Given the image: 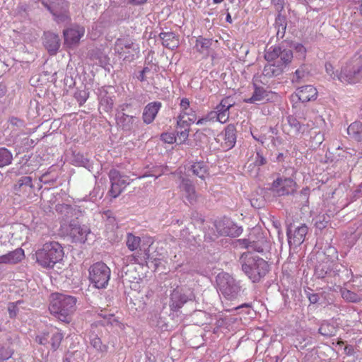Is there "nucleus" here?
Returning <instances> with one entry per match:
<instances>
[{
  "label": "nucleus",
  "mask_w": 362,
  "mask_h": 362,
  "mask_svg": "<svg viewBox=\"0 0 362 362\" xmlns=\"http://www.w3.org/2000/svg\"><path fill=\"white\" fill-rule=\"evenodd\" d=\"M84 35V27L80 26L78 25H74L69 28L64 30L63 35L64 40V46L68 48H73L77 46Z\"/></svg>",
  "instance_id": "16"
},
{
  "label": "nucleus",
  "mask_w": 362,
  "mask_h": 362,
  "mask_svg": "<svg viewBox=\"0 0 362 362\" xmlns=\"http://www.w3.org/2000/svg\"><path fill=\"white\" fill-rule=\"evenodd\" d=\"M239 246L250 251L263 252L270 247L269 242L258 230H255L247 239L238 240Z\"/></svg>",
  "instance_id": "8"
},
{
  "label": "nucleus",
  "mask_w": 362,
  "mask_h": 362,
  "mask_svg": "<svg viewBox=\"0 0 362 362\" xmlns=\"http://www.w3.org/2000/svg\"><path fill=\"white\" fill-rule=\"evenodd\" d=\"M158 66L153 62H148L146 64L143 70L140 72L138 78L141 81H146L148 84H154V80L158 77Z\"/></svg>",
  "instance_id": "19"
},
{
  "label": "nucleus",
  "mask_w": 362,
  "mask_h": 362,
  "mask_svg": "<svg viewBox=\"0 0 362 362\" xmlns=\"http://www.w3.org/2000/svg\"><path fill=\"white\" fill-rule=\"evenodd\" d=\"M267 163L266 158L263 156V155L257 151L256 153L254 164L256 166H261L264 165Z\"/></svg>",
  "instance_id": "55"
},
{
  "label": "nucleus",
  "mask_w": 362,
  "mask_h": 362,
  "mask_svg": "<svg viewBox=\"0 0 362 362\" xmlns=\"http://www.w3.org/2000/svg\"><path fill=\"white\" fill-rule=\"evenodd\" d=\"M109 177L111 182V188L109 192L112 197L116 198L129 184V180L127 177L121 175L119 172L115 169L110 171Z\"/></svg>",
  "instance_id": "15"
},
{
  "label": "nucleus",
  "mask_w": 362,
  "mask_h": 362,
  "mask_svg": "<svg viewBox=\"0 0 362 362\" xmlns=\"http://www.w3.org/2000/svg\"><path fill=\"white\" fill-rule=\"evenodd\" d=\"M289 64H282L277 62H268L263 69V74L267 77L279 76L283 73L284 69Z\"/></svg>",
  "instance_id": "26"
},
{
  "label": "nucleus",
  "mask_w": 362,
  "mask_h": 362,
  "mask_svg": "<svg viewBox=\"0 0 362 362\" xmlns=\"http://www.w3.org/2000/svg\"><path fill=\"white\" fill-rule=\"evenodd\" d=\"M37 262L44 268H52L64 257L62 245L57 242L46 243L36 253Z\"/></svg>",
  "instance_id": "3"
},
{
  "label": "nucleus",
  "mask_w": 362,
  "mask_h": 362,
  "mask_svg": "<svg viewBox=\"0 0 362 362\" xmlns=\"http://www.w3.org/2000/svg\"><path fill=\"white\" fill-rule=\"evenodd\" d=\"M307 297L310 303L315 304L319 300V296L315 293H308Z\"/></svg>",
  "instance_id": "61"
},
{
  "label": "nucleus",
  "mask_w": 362,
  "mask_h": 362,
  "mask_svg": "<svg viewBox=\"0 0 362 362\" xmlns=\"http://www.w3.org/2000/svg\"><path fill=\"white\" fill-rule=\"evenodd\" d=\"M54 20L57 23H67L70 21L69 10L64 9V11L57 12L52 14Z\"/></svg>",
  "instance_id": "42"
},
{
  "label": "nucleus",
  "mask_w": 362,
  "mask_h": 362,
  "mask_svg": "<svg viewBox=\"0 0 362 362\" xmlns=\"http://www.w3.org/2000/svg\"><path fill=\"white\" fill-rule=\"evenodd\" d=\"M215 228L220 235L236 237L241 234L243 230L228 218L216 221Z\"/></svg>",
  "instance_id": "17"
},
{
  "label": "nucleus",
  "mask_w": 362,
  "mask_h": 362,
  "mask_svg": "<svg viewBox=\"0 0 362 362\" xmlns=\"http://www.w3.org/2000/svg\"><path fill=\"white\" fill-rule=\"evenodd\" d=\"M179 188L189 203L192 204L196 202L197 197V193L194 186L189 179L182 177Z\"/></svg>",
  "instance_id": "21"
},
{
  "label": "nucleus",
  "mask_w": 362,
  "mask_h": 362,
  "mask_svg": "<svg viewBox=\"0 0 362 362\" xmlns=\"http://www.w3.org/2000/svg\"><path fill=\"white\" fill-rule=\"evenodd\" d=\"M9 122L13 126L22 127L23 125V122L16 117H11Z\"/></svg>",
  "instance_id": "63"
},
{
  "label": "nucleus",
  "mask_w": 362,
  "mask_h": 362,
  "mask_svg": "<svg viewBox=\"0 0 362 362\" xmlns=\"http://www.w3.org/2000/svg\"><path fill=\"white\" fill-rule=\"evenodd\" d=\"M77 302L76 296L56 293L52 296L49 310L59 320L69 323L76 310Z\"/></svg>",
  "instance_id": "1"
},
{
  "label": "nucleus",
  "mask_w": 362,
  "mask_h": 362,
  "mask_svg": "<svg viewBox=\"0 0 362 362\" xmlns=\"http://www.w3.org/2000/svg\"><path fill=\"white\" fill-rule=\"evenodd\" d=\"M191 170L194 175L204 180L207 175L208 167L203 161L196 162L191 165Z\"/></svg>",
  "instance_id": "33"
},
{
  "label": "nucleus",
  "mask_w": 362,
  "mask_h": 362,
  "mask_svg": "<svg viewBox=\"0 0 362 362\" xmlns=\"http://www.w3.org/2000/svg\"><path fill=\"white\" fill-rule=\"evenodd\" d=\"M20 302L18 301L16 303H9L8 305V311L11 317H13L16 315L18 313L17 304Z\"/></svg>",
  "instance_id": "56"
},
{
  "label": "nucleus",
  "mask_w": 362,
  "mask_h": 362,
  "mask_svg": "<svg viewBox=\"0 0 362 362\" xmlns=\"http://www.w3.org/2000/svg\"><path fill=\"white\" fill-rule=\"evenodd\" d=\"M211 113H215L216 115L213 116V119H216L221 123H225L229 116L228 112H218V111H211Z\"/></svg>",
  "instance_id": "52"
},
{
  "label": "nucleus",
  "mask_w": 362,
  "mask_h": 362,
  "mask_svg": "<svg viewBox=\"0 0 362 362\" xmlns=\"http://www.w3.org/2000/svg\"><path fill=\"white\" fill-rule=\"evenodd\" d=\"M180 127L183 128L181 131L177 132V136H175L177 139V142L182 144L185 142L189 136V124L187 122L186 123H181L180 125H178Z\"/></svg>",
  "instance_id": "41"
},
{
  "label": "nucleus",
  "mask_w": 362,
  "mask_h": 362,
  "mask_svg": "<svg viewBox=\"0 0 362 362\" xmlns=\"http://www.w3.org/2000/svg\"><path fill=\"white\" fill-rule=\"evenodd\" d=\"M268 92H253L250 98L244 99L245 103L253 104L264 103L269 100L268 98Z\"/></svg>",
  "instance_id": "35"
},
{
  "label": "nucleus",
  "mask_w": 362,
  "mask_h": 362,
  "mask_svg": "<svg viewBox=\"0 0 362 362\" xmlns=\"http://www.w3.org/2000/svg\"><path fill=\"white\" fill-rule=\"evenodd\" d=\"M141 243V238L132 233H128L127 235L126 245L130 251H136Z\"/></svg>",
  "instance_id": "38"
},
{
  "label": "nucleus",
  "mask_w": 362,
  "mask_h": 362,
  "mask_svg": "<svg viewBox=\"0 0 362 362\" xmlns=\"http://www.w3.org/2000/svg\"><path fill=\"white\" fill-rule=\"evenodd\" d=\"M99 316L103 318V324L104 325H110L111 326H119V322L115 317L113 314L107 313L105 311L101 310V312L98 314Z\"/></svg>",
  "instance_id": "39"
},
{
  "label": "nucleus",
  "mask_w": 362,
  "mask_h": 362,
  "mask_svg": "<svg viewBox=\"0 0 362 362\" xmlns=\"http://www.w3.org/2000/svg\"><path fill=\"white\" fill-rule=\"evenodd\" d=\"M347 133L351 139L357 142H362V122L356 121L351 123L347 128ZM358 154L362 158V148Z\"/></svg>",
  "instance_id": "25"
},
{
  "label": "nucleus",
  "mask_w": 362,
  "mask_h": 362,
  "mask_svg": "<svg viewBox=\"0 0 362 362\" xmlns=\"http://www.w3.org/2000/svg\"><path fill=\"white\" fill-rule=\"evenodd\" d=\"M221 103L222 104V106L225 107V108L230 109V107L233 106V103L232 100L230 98H226L223 99L221 101Z\"/></svg>",
  "instance_id": "62"
},
{
  "label": "nucleus",
  "mask_w": 362,
  "mask_h": 362,
  "mask_svg": "<svg viewBox=\"0 0 362 362\" xmlns=\"http://www.w3.org/2000/svg\"><path fill=\"white\" fill-rule=\"evenodd\" d=\"M236 129L233 124H228L223 134L224 145L227 148H233L236 141Z\"/></svg>",
  "instance_id": "29"
},
{
  "label": "nucleus",
  "mask_w": 362,
  "mask_h": 362,
  "mask_svg": "<svg viewBox=\"0 0 362 362\" xmlns=\"http://www.w3.org/2000/svg\"><path fill=\"white\" fill-rule=\"evenodd\" d=\"M194 294L190 289L177 288L170 294V308L173 311H178L187 302L194 300Z\"/></svg>",
  "instance_id": "13"
},
{
  "label": "nucleus",
  "mask_w": 362,
  "mask_h": 362,
  "mask_svg": "<svg viewBox=\"0 0 362 362\" xmlns=\"http://www.w3.org/2000/svg\"><path fill=\"white\" fill-rule=\"evenodd\" d=\"M343 83H356L362 79V64L360 61H354L346 64L341 68V72L337 76Z\"/></svg>",
  "instance_id": "9"
},
{
  "label": "nucleus",
  "mask_w": 362,
  "mask_h": 362,
  "mask_svg": "<svg viewBox=\"0 0 362 362\" xmlns=\"http://www.w3.org/2000/svg\"><path fill=\"white\" fill-rule=\"evenodd\" d=\"M100 104L105 112H109L113 107L114 100L111 97L105 95L100 98Z\"/></svg>",
  "instance_id": "47"
},
{
  "label": "nucleus",
  "mask_w": 362,
  "mask_h": 362,
  "mask_svg": "<svg viewBox=\"0 0 362 362\" xmlns=\"http://www.w3.org/2000/svg\"><path fill=\"white\" fill-rule=\"evenodd\" d=\"M216 283L219 291L229 300L235 298L240 291L239 284L228 273L219 274Z\"/></svg>",
  "instance_id": "7"
},
{
  "label": "nucleus",
  "mask_w": 362,
  "mask_h": 362,
  "mask_svg": "<svg viewBox=\"0 0 362 362\" xmlns=\"http://www.w3.org/2000/svg\"><path fill=\"white\" fill-rule=\"evenodd\" d=\"M336 329L332 325L327 323H323L319 328V333L322 336L329 337L335 334Z\"/></svg>",
  "instance_id": "44"
},
{
  "label": "nucleus",
  "mask_w": 362,
  "mask_h": 362,
  "mask_svg": "<svg viewBox=\"0 0 362 362\" xmlns=\"http://www.w3.org/2000/svg\"><path fill=\"white\" fill-rule=\"evenodd\" d=\"M295 50H296V53H298L301 58H303V59L305 58L306 49L303 45L298 44L295 47Z\"/></svg>",
  "instance_id": "59"
},
{
  "label": "nucleus",
  "mask_w": 362,
  "mask_h": 362,
  "mask_svg": "<svg viewBox=\"0 0 362 362\" xmlns=\"http://www.w3.org/2000/svg\"><path fill=\"white\" fill-rule=\"evenodd\" d=\"M114 50L123 60L132 62L139 54V47L129 37L118 38L115 42Z\"/></svg>",
  "instance_id": "6"
},
{
  "label": "nucleus",
  "mask_w": 362,
  "mask_h": 362,
  "mask_svg": "<svg viewBox=\"0 0 362 362\" xmlns=\"http://www.w3.org/2000/svg\"><path fill=\"white\" fill-rule=\"evenodd\" d=\"M178 267L180 268V272L184 274L194 275V274L197 272L196 267H194L192 264L190 263L179 265Z\"/></svg>",
  "instance_id": "50"
},
{
  "label": "nucleus",
  "mask_w": 362,
  "mask_h": 362,
  "mask_svg": "<svg viewBox=\"0 0 362 362\" xmlns=\"http://www.w3.org/2000/svg\"><path fill=\"white\" fill-rule=\"evenodd\" d=\"M159 37L162 40V45L168 49L173 50L180 45L179 36L173 32L160 33Z\"/></svg>",
  "instance_id": "24"
},
{
  "label": "nucleus",
  "mask_w": 362,
  "mask_h": 362,
  "mask_svg": "<svg viewBox=\"0 0 362 362\" xmlns=\"http://www.w3.org/2000/svg\"><path fill=\"white\" fill-rule=\"evenodd\" d=\"M12 160L13 155L11 152L4 147L0 148V168L10 165Z\"/></svg>",
  "instance_id": "37"
},
{
  "label": "nucleus",
  "mask_w": 362,
  "mask_h": 362,
  "mask_svg": "<svg viewBox=\"0 0 362 362\" xmlns=\"http://www.w3.org/2000/svg\"><path fill=\"white\" fill-rule=\"evenodd\" d=\"M239 261L243 272L254 283L259 281L269 271L267 262L251 252L242 254Z\"/></svg>",
  "instance_id": "2"
},
{
  "label": "nucleus",
  "mask_w": 362,
  "mask_h": 362,
  "mask_svg": "<svg viewBox=\"0 0 362 362\" xmlns=\"http://www.w3.org/2000/svg\"><path fill=\"white\" fill-rule=\"evenodd\" d=\"M286 120L288 125L294 129L296 134H299L304 132V129H303L304 125L301 124L295 116L288 115L286 118Z\"/></svg>",
  "instance_id": "40"
},
{
  "label": "nucleus",
  "mask_w": 362,
  "mask_h": 362,
  "mask_svg": "<svg viewBox=\"0 0 362 362\" xmlns=\"http://www.w3.org/2000/svg\"><path fill=\"white\" fill-rule=\"evenodd\" d=\"M267 62L290 64L293 59V52L289 49H281L279 46L274 45L268 48L264 53Z\"/></svg>",
  "instance_id": "12"
},
{
  "label": "nucleus",
  "mask_w": 362,
  "mask_h": 362,
  "mask_svg": "<svg viewBox=\"0 0 362 362\" xmlns=\"http://www.w3.org/2000/svg\"><path fill=\"white\" fill-rule=\"evenodd\" d=\"M329 222V217L326 214L319 215L315 218V226L317 228L322 230L325 228Z\"/></svg>",
  "instance_id": "46"
},
{
  "label": "nucleus",
  "mask_w": 362,
  "mask_h": 362,
  "mask_svg": "<svg viewBox=\"0 0 362 362\" xmlns=\"http://www.w3.org/2000/svg\"><path fill=\"white\" fill-rule=\"evenodd\" d=\"M111 270L103 262H98L89 269V280L98 289L105 288L110 279Z\"/></svg>",
  "instance_id": "4"
},
{
  "label": "nucleus",
  "mask_w": 362,
  "mask_h": 362,
  "mask_svg": "<svg viewBox=\"0 0 362 362\" xmlns=\"http://www.w3.org/2000/svg\"><path fill=\"white\" fill-rule=\"evenodd\" d=\"M338 267V264L327 258L316 265L315 275L317 279H325L328 284L336 285L339 283Z\"/></svg>",
  "instance_id": "5"
},
{
  "label": "nucleus",
  "mask_w": 362,
  "mask_h": 362,
  "mask_svg": "<svg viewBox=\"0 0 362 362\" xmlns=\"http://www.w3.org/2000/svg\"><path fill=\"white\" fill-rule=\"evenodd\" d=\"M89 95L88 92H75L74 97L78 102L80 105H82L88 99Z\"/></svg>",
  "instance_id": "53"
},
{
  "label": "nucleus",
  "mask_w": 362,
  "mask_h": 362,
  "mask_svg": "<svg viewBox=\"0 0 362 362\" xmlns=\"http://www.w3.org/2000/svg\"><path fill=\"white\" fill-rule=\"evenodd\" d=\"M216 115L215 113H211L209 112L207 115H206L205 117H202V118H200L199 119L197 122H196V124L197 125H204V124H206L208 122H210V121H212L214 120L213 119V116Z\"/></svg>",
  "instance_id": "57"
},
{
  "label": "nucleus",
  "mask_w": 362,
  "mask_h": 362,
  "mask_svg": "<svg viewBox=\"0 0 362 362\" xmlns=\"http://www.w3.org/2000/svg\"><path fill=\"white\" fill-rule=\"evenodd\" d=\"M306 75V72L304 70V69L303 67H300V69H297L296 71H295V74H294V76L292 78V81L293 83H297V82H299V81L304 78Z\"/></svg>",
  "instance_id": "54"
},
{
  "label": "nucleus",
  "mask_w": 362,
  "mask_h": 362,
  "mask_svg": "<svg viewBox=\"0 0 362 362\" xmlns=\"http://www.w3.org/2000/svg\"><path fill=\"white\" fill-rule=\"evenodd\" d=\"M74 161L79 166H83L88 170L91 167L90 160L84 157L83 154L78 153L75 156Z\"/></svg>",
  "instance_id": "48"
},
{
  "label": "nucleus",
  "mask_w": 362,
  "mask_h": 362,
  "mask_svg": "<svg viewBox=\"0 0 362 362\" xmlns=\"http://www.w3.org/2000/svg\"><path fill=\"white\" fill-rule=\"evenodd\" d=\"M44 46L50 55H55L60 47V39L57 34L45 32L44 34Z\"/></svg>",
  "instance_id": "20"
},
{
  "label": "nucleus",
  "mask_w": 362,
  "mask_h": 362,
  "mask_svg": "<svg viewBox=\"0 0 362 362\" xmlns=\"http://www.w3.org/2000/svg\"><path fill=\"white\" fill-rule=\"evenodd\" d=\"M251 134L255 140L260 142L261 144L264 143L265 139H266V136L264 135H257L255 132H252Z\"/></svg>",
  "instance_id": "64"
},
{
  "label": "nucleus",
  "mask_w": 362,
  "mask_h": 362,
  "mask_svg": "<svg viewBox=\"0 0 362 362\" xmlns=\"http://www.w3.org/2000/svg\"><path fill=\"white\" fill-rule=\"evenodd\" d=\"M325 70H326V72L327 73V74H329L334 78L335 76H337L338 75V74L336 75L334 74V67H333L332 64L329 62H327L325 64Z\"/></svg>",
  "instance_id": "60"
},
{
  "label": "nucleus",
  "mask_w": 362,
  "mask_h": 362,
  "mask_svg": "<svg viewBox=\"0 0 362 362\" xmlns=\"http://www.w3.org/2000/svg\"><path fill=\"white\" fill-rule=\"evenodd\" d=\"M62 339L63 334L60 330L57 328H51L39 333L36 336L35 341L47 349L56 351L59 347Z\"/></svg>",
  "instance_id": "10"
},
{
  "label": "nucleus",
  "mask_w": 362,
  "mask_h": 362,
  "mask_svg": "<svg viewBox=\"0 0 362 362\" xmlns=\"http://www.w3.org/2000/svg\"><path fill=\"white\" fill-rule=\"evenodd\" d=\"M160 139L165 143H167L169 144L177 142V139L175 136L174 133H169V132L163 133L160 135Z\"/></svg>",
  "instance_id": "51"
},
{
  "label": "nucleus",
  "mask_w": 362,
  "mask_h": 362,
  "mask_svg": "<svg viewBox=\"0 0 362 362\" xmlns=\"http://www.w3.org/2000/svg\"><path fill=\"white\" fill-rule=\"evenodd\" d=\"M69 233L74 241L85 243L90 230L88 226L84 225L71 224Z\"/></svg>",
  "instance_id": "22"
},
{
  "label": "nucleus",
  "mask_w": 362,
  "mask_h": 362,
  "mask_svg": "<svg viewBox=\"0 0 362 362\" xmlns=\"http://www.w3.org/2000/svg\"><path fill=\"white\" fill-rule=\"evenodd\" d=\"M341 296L344 299L353 303L359 302L362 299L361 296L349 290L342 291Z\"/></svg>",
  "instance_id": "45"
},
{
  "label": "nucleus",
  "mask_w": 362,
  "mask_h": 362,
  "mask_svg": "<svg viewBox=\"0 0 362 362\" xmlns=\"http://www.w3.org/2000/svg\"><path fill=\"white\" fill-rule=\"evenodd\" d=\"M117 124L124 131L132 132L139 129V119L134 116H130L124 113H119L117 116Z\"/></svg>",
  "instance_id": "18"
},
{
  "label": "nucleus",
  "mask_w": 362,
  "mask_h": 362,
  "mask_svg": "<svg viewBox=\"0 0 362 362\" xmlns=\"http://www.w3.org/2000/svg\"><path fill=\"white\" fill-rule=\"evenodd\" d=\"M310 92H293L291 95V100L293 103L298 101L304 103L310 100H315L317 97V92L313 93L312 95Z\"/></svg>",
  "instance_id": "31"
},
{
  "label": "nucleus",
  "mask_w": 362,
  "mask_h": 362,
  "mask_svg": "<svg viewBox=\"0 0 362 362\" xmlns=\"http://www.w3.org/2000/svg\"><path fill=\"white\" fill-rule=\"evenodd\" d=\"M308 228L305 224L300 226L291 225L288 227L286 234L290 247L300 246L305 240L308 234Z\"/></svg>",
  "instance_id": "14"
},
{
  "label": "nucleus",
  "mask_w": 362,
  "mask_h": 362,
  "mask_svg": "<svg viewBox=\"0 0 362 362\" xmlns=\"http://www.w3.org/2000/svg\"><path fill=\"white\" fill-rule=\"evenodd\" d=\"M296 183L290 177L279 176L273 181L269 189L276 196L292 194L296 191Z\"/></svg>",
  "instance_id": "11"
},
{
  "label": "nucleus",
  "mask_w": 362,
  "mask_h": 362,
  "mask_svg": "<svg viewBox=\"0 0 362 362\" xmlns=\"http://www.w3.org/2000/svg\"><path fill=\"white\" fill-rule=\"evenodd\" d=\"M211 45V42L210 40L206 38H198L196 40V44L194 48L196 50L205 55L206 57L209 54V50Z\"/></svg>",
  "instance_id": "34"
},
{
  "label": "nucleus",
  "mask_w": 362,
  "mask_h": 362,
  "mask_svg": "<svg viewBox=\"0 0 362 362\" xmlns=\"http://www.w3.org/2000/svg\"><path fill=\"white\" fill-rule=\"evenodd\" d=\"M42 4L52 14L69 8V3L66 0H49Z\"/></svg>",
  "instance_id": "27"
},
{
  "label": "nucleus",
  "mask_w": 362,
  "mask_h": 362,
  "mask_svg": "<svg viewBox=\"0 0 362 362\" xmlns=\"http://www.w3.org/2000/svg\"><path fill=\"white\" fill-rule=\"evenodd\" d=\"M136 262H139V260L137 258H135L133 254L127 255L123 259V263L125 265H129V264H136Z\"/></svg>",
  "instance_id": "58"
},
{
  "label": "nucleus",
  "mask_w": 362,
  "mask_h": 362,
  "mask_svg": "<svg viewBox=\"0 0 362 362\" xmlns=\"http://www.w3.org/2000/svg\"><path fill=\"white\" fill-rule=\"evenodd\" d=\"M89 341L90 346L95 349V351L102 355L105 354L108 351V346L102 342L100 338L95 334H90L89 336Z\"/></svg>",
  "instance_id": "32"
},
{
  "label": "nucleus",
  "mask_w": 362,
  "mask_h": 362,
  "mask_svg": "<svg viewBox=\"0 0 362 362\" xmlns=\"http://www.w3.org/2000/svg\"><path fill=\"white\" fill-rule=\"evenodd\" d=\"M180 107L182 111L178 117L177 125H180L182 122L186 123L187 120L185 119V115H189V111H192V109L189 108V101L187 98H182L181 100Z\"/></svg>",
  "instance_id": "36"
},
{
  "label": "nucleus",
  "mask_w": 362,
  "mask_h": 362,
  "mask_svg": "<svg viewBox=\"0 0 362 362\" xmlns=\"http://www.w3.org/2000/svg\"><path fill=\"white\" fill-rule=\"evenodd\" d=\"M32 189V178L29 176L22 177L15 185V191L16 194L30 192Z\"/></svg>",
  "instance_id": "30"
},
{
  "label": "nucleus",
  "mask_w": 362,
  "mask_h": 362,
  "mask_svg": "<svg viewBox=\"0 0 362 362\" xmlns=\"http://www.w3.org/2000/svg\"><path fill=\"white\" fill-rule=\"evenodd\" d=\"M25 257L24 250L17 248L6 255L0 256L2 264H15L20 262Z\"/></svg>",
  "instance_id": "23"
},
{
  "label": "nucleus",
  "mask_w": 362,
  "mask_h": 362,
  "mask_svg": "<svg viewBox=\"0 0 362 362\" xmlns=\"http://www.w3.org/2000/svg\"><path fill=\"white\" fill-rule=\"evenodd\" d=\"M160 106L161 104L158 102L148 104L143 112L144 122L146 124L151 123L154 120Z\"/></svg>",
  "instance_id": "28"
},
{
  "label": "nucleus",
  "mask_w": 362,
  "mask_h": 362,
  "mask_svg": "<svg viewBox=\"0 0 362 362\" xmlns=\"http://www.w3.org/2000/svg\"><path fill=\"white\" fill-rule=\"evenodd\" d=\"M12 351L6 345L0 344V361H6L11 357Z\"/></svg>",
  "instance_id": "49"
},
{
  "label": "nucleus",
  "mask_w": 362,
  "mask_h": 362,
  "mask_svg": "<svg viewBox=\"0 0 362 362\" xmlns=\"http://www.w3.org/2000/svg\"><path fill=\"white\" fill-rule=\"evenodd\" d=\"M135 258H137L139 260V262H136V264L140 265H144L147 262V260L149 259V250L148 249L139 248L134 254H133Z\"/></svg>",
  "instance_id": "43"
}]
</instances>
